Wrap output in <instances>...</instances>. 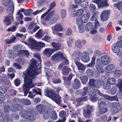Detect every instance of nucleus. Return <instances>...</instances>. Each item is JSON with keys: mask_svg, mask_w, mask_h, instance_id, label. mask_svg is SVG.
<instances>
[{"mask_svg": "<svg viewBox=\"0 0 122 122\" xmlns=\"http://www.w3.org/2000/svg\"><path fill=\"white\" fill-rule=\"evenodd\" d=\"M35 57L38 59V61L32 58L30 62V66L26 71L24 72V74L26 75H30V77H32L33 75H36L41 72V59L40 55L35 54ZM27 76L26 75L25 80H27Z\"/></svg>", "mask_w": 122, "mask_h": 122, "instance_id": "obj_1", "label": "nucleus"}, {"mask_svg": "<svg viewBox=\"0 0 122 122\" xmlns=\"http://www.w3.org/2000/svg\"><path fill=\"white\" fill-rule=\"evenodd\" d=\"M26 75L27 76V80L25 81V79L26 75L24 74V72L23 75L24 79V83L23 86V89L24 96H27L30 89L34 87L35 85L36 86H40L41 84V82H37L35 84L32 83V79L35 78L36 75H33V78L32 77H30V75Z\"/></svg>", "mask_w": 122, "mask_h": 122, "instance_id": "obj_2", "label": "nucleus"}, {"mask_svg": "<svg viewBox=\"0 0 122 122\" xmlns=\"http://www.w3.org/2000/svg\"><path fill=\"white\" fill-rule=\"evenodd\" d=\"M45 95L51 99L56 103L58 104H60L61 97L58 94L56 93L55 91L51 89L46 90Z\"/></svg>", "mask_w": 122, "mask_h": 122, "instance_id": "obj_3", "label": "nucleus"}, {"mask_svg": "<svg viewBox=\"0 0 122 122\" xmlns=\"http://www.w3.org/2000/svg\"><path fill=\"white\" fill-rule=\"evenodd\" d=\"M107 105L106 101L103 98H101L98 100V112L100 114H104L108 111Z\"/></svg>", "mask_w": 122, "mask_h": 122, "instance_id": "obj_4", "label": "nucleus"}, {"mask_svg": "<svg viewBox=\"0 0 122 122\" xmlns=\"http://www.w3.org/2000/svg\"><path fill=\"white\" fill-rule=\"evenodd\" d=\"M96 80L94 79H89L88 86L89 87L88 89L89 94L92 95H97V92L95 90V85Z\"/></svg>", "mask_w": 122, "mask_h": 122, "instance_id": "obj_5", "label": "nucleus"}, {"mask_svg": "<svg viewBox=\"0 0 122 122\" xmlns=\"http://www.w3.org/2000/svg\"><path fill=\"white\" fill-rule=\"evenodd\" d=\"M51 58L53 61H56L64 60V59H65V57L64 56L63 52L59 51L56 53L54 54Z\"/></svg>", "mask_w": 122, "mask_h": 122, "instance_id": "obj_6", "label": "nucleus"}, {"mask_svg": "<svg viewBox=\"0 0 122 122\" xmlns=\"http://www.w3.org/2000/svg\"><path fill=\"white\" fill-rule=\"evenodd\" d=\"M110 13L109 10H105L102 11L100 16L101 20L102 21L107 20L108 19Z\"/></svg>", "mask_w": 122, "mask_h": 122, "instance_id": "obj_7", "label": "nucleus"}, {"mask_svg": "<svg viewBox=\"0 0 122 122\" xmlns=\"http://www.w3.org/2000/svg\"><path fill=\"white\" fill-rule=\"evenodd\" d=\"M41 89L39 88H37V89H32V92H28V93L29 94L28 95V97L31 98H34V97L36 95H39L40 96H42V93L41 92Z\"/></svg>", "mask_w": 122, "mask_h": 122, "instance_id": "obj_8", "label": "nucleus"}, {"mask_svg": "<svg viewBox=\"0 0 122 122\" xmlns=\"http://www.w3.org/2000/svg\"><path fill=\"white\" fill-rule=\"evenodd\" d=\"M93 2L97 4L99 8L109 6L107 0H93Z\"/></svg>", "mask_w": 122, "mask_h": 122, "instance_id": "obj_9", "label": "nucleus"}, {"mask_svg": "<svg viewBox=\"0 0 122 122\" xmlns=\"http://www.w3.org/2000/svg\"><path fill=\"white\" fill-rule=\"evenodd\" d=\"M93 109L92 106L90 105H87L83 109V114L84 116L86 117H87L93 112Z\"/></svg>", "mask_w": 122, "mask_h": 122, "instance_id": "obj_10", "label": "nucleus"}, {"mask_svg": "<svg viewBox=\"0 0 122 122\" xmlns=\"http://www.w3.org/2000/svg\"><path fill=\"white\" fill-rule=\"evenodd\" d=\"M120 106V103L119 102H115L111 104V107L113 108L112 113L115 114L118 113L119 111L118 108Z\"/></svg>", "mask_w": 122, "mask_h": 122, "instance_id": "obj_11", "label": "nucleus"}, {"mask_svg": "<svg viewBox=\"0 0 122 122\" xmlns=\"http://www.w3.org/2000/svg\"><path fill=\"white\" fill-rule=\"evenodd\" d=\"M88 91V87L87 86L85 87L82 89H79L77 91L78 92V93L83 96H84L86 95L87 92L88 95L90 96H96L95 95H92L90 94Z\"/></svg>", "mask_w": 122, "mask_h": 122, "instance_id": "obj_12", "label": "nucleus"}, {"mask_svg": "<svg viewBox=\"0 0 122 122\" xmlns=\"http://www.w3.org/2000/svg\"><path fill=\"white\" fill-rule=\"evenodd\" d=\"M102 64L101 61L99 59H97L96 61V64L95 66L98 72L101 73L104 72L103 69L102 67Z\"/></svg>", "mask_w": 122, "mask_h": 122, "instance_id": "obj_13", "label": "nucleus"}, {"mask_svg": "<svg viewBox=\"0 0 122 122\" xmlns=\"http://www.w3.org/2000/svg\"><path fill=\"white\" fill-rule=\"evenodd\" d=\"M90 57L88 53L86 52H83L81 56V59L85 63H87L90 60Z\"/></svg>", "mask_w": 122, "mask_h": 122, "instance_id": "obj_14", "label": "nucleus"}, {"mask_svg": "<svg viewBox=\"0 0 122 122\" xmlns=\"http://www.w3.org/2000/svg\"><path fill=\"white\" fill-rule=\"evenodd\" d=\"M110 57L108 56H102L101 57V61L102 64L104 65H106L109 63Z\"/></svg>", "mask_w": 122, "mask_h": 122, "instance_id": "obj_15", "label": "nucleus"}, {"mask_svg": "<svg viewBox=\"0 0 122 122\" xmlns=\"http://www.w3.org/2000/svg\"><path fill=\"white\" fill-rule=\"evenodd\" d=\"M73 77L72 74H70L68 76L64 77L63 79L65 84L66 86H69L71 84V80Z\"/></svg>", "mask_w": 122, "mask_h": 122, "instance_id": "obj_16", "label": "nucleus"}, {"mask_svg": "<svg viewBox=\"0 0 122 122\" xmlns=\"http://www.w3.org/2000/svg\"><path fill=\"white\" fill-rule=\"evenodd\" d=\"M73 88L75 90L80 88L81 86V83L80 81L77 78H75L74 80V82L72 85Z\"/></svg>", "mask_w": 122, "mask_h": 122, "instance_id": "obj_17", "label": "nucleus"}, {"mask_svg": "<svg viewBox=\"0 0 122 122\" xmlns=\"http://www.w3.org/2000/svg\"><path fill=\"white\" fill-rule=\"evenodd\" d=\"M51 45L54 48L52 49L54 52L59 50L61 46V44L54 42H52Z\"/></svg>", "mask_w": 122, "mask_h": 122, "instance_id": "obj_18", "label": "nucleus"}, {"mask_svg": "<svg viewBox=\"0 0 122 122\" xmlns=\"http://www.w3.org/2000/svg\"><path fill=\"white\" fill-rule=\"evenodd\" d=\"M37 110L40 114H42L43 112L46 109V108L42 104H41L36 106Z\"/></svg>", "mask_w": 122, "mask_h": 122, "instance_id": "obj_19", "label": "nucleus"}, {"mask_svg": "<svg viewBox=\"0 0 122 122\" xmlns=\"http://www.w3.org/2000/svg\"><path fill=\"white\" fill-rule=\"evenodd\" d=\"M111 47L112 51L115 53H117L118 56V54L121 53L120 52V49L116 46V44H115V43H114L112 45Z\"/></svg>", "mask_w": 122, "mask_h": 122, "instance_id": "obj_20", "label": "nucleus"}, {"mask_svg": "<svg viewBox=\"0 0 122 122\" xmlns=\"http://www.w3.org/2000/svg\"><path fill=\"white\" fill-rule=\"evenodd\" d=\"M54 52L52 49L46 48L43 51V53L47 57H50L51 55Z\"/></svg>", "mask_w": 122, "mask_h": 122, "instance_id": "obj_21", "label": "nucleus"}, {"mask_svg": "<svg viewBox=\"0 0 122 122\" xmlns=\"http://www.w3.org/2000/svg\"><path fill=\"white\" fill-rule=\"evenodd\" d=\"M76 59L74 60V62L79 70H84L86 68L85 66L78 61Z\"/></svg>", "mask_w": 122, "mask_h": 122, "instance_id": "obj_22", "label": "nucleus"}, {"mask_svg": "<svg viewBox=\"0 0 122 122\" xmlns=\"http://www.w3.org/2000/svg\"><path fill=\"white\" fill-rule=\"evenodd\" d=\"M90 16V14L89 13H87L86 14L81 15V19L84 23H86L87 22Z\"/></svg>", "mask_w": 122, "mask_h": 122, "instance_id": "obj_23", "label": "nucleus"}, {"mask_svg": "<svg viewBox=\"0 0 122 122\" xmlns=\"http://www.w3.org/2000/svg\"><path fill=\"white\" fill-rule=\"evenodd\" d=\"M14 7L13 3H11L7 9V12L8 14L11 15L13 14L14 10Z\"/></svg>", "mask_w": 122, "mask_h": 122, "instance_id": "obj_24", "label": "nucleus"}, {"mask_svg": "<svg viewBox=\"0 0 122 122\" xmlns=\"http://www.w3.org/2000/svg\"><path fill=\"white\" fill-rule=\"evenodd\" d=\"M71 71V70L70 68L65 66L62 68L61 72L63 75H67L69 74V71Z\"/></svg>", "mask_w": 122, "mask_h": 122, "instance_id": "obj_25", "label": "nucleus"}, {"mask_svg": "<svg viewBox=\"0 0 122 122\" xmlns=\"http://www.w3.org/2000/svg\"><path fill=\"white\" fill-rule=\"evenodd\" d=\"M97 14L96 13H94L92 14V16L91 19V20L93 21L95 20L96 22L95 23V27H97L99 25V23L98 21L97 20L96 17H97Z\"/></svg>", "mask_w": 122, "mask_h": 122, "instance_id": "obj_26", "label": "nucleus"}, {"mask_svg": "<svg viewBox=\"0 0 122 122\" xmlns=\"http://www.w3.org/2000/svg\"><path fill=\"white\" fill-rule=\"evenodd\" d=\"M115 68L114 65L112 64H110L107 66L104 69L106 72L107 73L109 72Z\"/></svg>", "mask_w": 122, "mask_h": 122, "instance_id": "obj_27", "label": "nucleus"}, {"mask_svg": "<svg viewBox=\"0 0 122 122\" xmlns=\"http://www.w3.org/2000/svg\"><path fill=\"white\" fill-rule=\"evenodd\" d=\"M7 104L5 105L4 107V111L6 113L8 112V111L10 110V107L9 106L10 104V106H12V103L11 101H9L7 102Z\"/></svg>", "mask_w": 122, "mask_h": 122, "instance_id": "obj_28", "label": "nucleus"}, {"mask_svg": "<svg viewBox=\"0 0 122 122\" xmlns=\"http://www.w3.org/2000/svg\"><path fill=\"white\" fill-rule=\"evenodd\" d=\"M104 83V81L101 80H96L95 88H99L101 87Z\"/></svg>", "mask_w": 122, "mask_h": 122, "instance_id": "obj_29", "label": "nucleus"}, {"mask_svg": "<svg viewBox=\"0 0 122 122\" xmlns=\"http://www.w3.org/2000/svg\"><path fill=\"white\" fill-rule=\"evenodd\" d=\"M93 27L92 23L89 22L86 24L85 26V28L86 30L89 31L92 30Z\"/></svg>", "mask_w": 122, "mask_h": 122, "instance_id": "obj_30", "label": "nucleus"}, {"mask_svg": "<svg viewBox=\"0 0 122 122\" xmlns=\"http://www.w3.org/2000/svg\"><path fill=\"white\" fill-rule=\"evenodd\" d=\"M29 114L31 113L29 112L26 111H22L20 114V115L23 118L27 119Z\"/></svg>", "mask_w": 122, "mask_h": 122, "instance_id": "obj_31", "label": "nucleus"}, {"mask_svg": "<svg viewBox=\"0 0 122 122\" xmlns=\"http://www.w3.org/2000/svg\"><path fill=\"white\" fill-rule=\"evenodd\" d=\"M114 76L116 78H118L122 75V70L115 69L114 71Z\"/></svg>", "mask_w": 122, "mask_h": 122, "instance_id": "obj_32", "label": "nucleus"}, {"mask_svg": "<svg viewBox=\"0 0 122 122\" xmlns=\"http://www.w3.org/2000/svg\"><path fill=\"white\" fill-rule=\"evenodd\" d=\"M10 117L8 114H6L3 118V116H0V122H4V121L6 122H8L10 119Z\"/></svg>", "mask_w": 122, "mask_h": 122, "instance_id": "obj_33", "label": "nucleus"}, {"mask_svg": "<svg viewBox=\"0 0 122 122\" xmlns=\"http://www.w3.org/2000/svg\"><path fill=\"white\" fill-rule=\"evenodd\" d=\"M10 16H6L5 19L4 20V22L5 24L7 25H9L11 23Z\"/></svg>", "mask_w": 122, "mask_h": 122, "instance_id": "obj_34", "label": "nucleus"}, {"mask_svg": "<svg viewBox=\"0 0 122 122\" xmlns=\"http://www.w3.org/2000/svg\"><path fill=\"white\" fill-rule=\"evenodd\" d=\"M80 78L82 83L83 84H86L87 82L88 78L86 76L82 75L80 76Z\"/></svg>", "mask_w": 122, "mask_h": 122, "instance_id": "obj_35", "label": "nucleus"}, {"mask_svg": "<svg viewBox=\"0 0 122 122\" xmlns=\"http://www.w3.org/2000/svg\"><path fill=\"white\" fill-rule=\"evenodd\" d=\"M44 33L41 29H39L36 34V36L37 38L40 39L44 35Z\"/></svg>", "mask_w": 122, "mask_h": 122, "instance_id": "obj_36", "label": "nucleus"}, {"mask_svg": "<svg viewBox=\"0 0 122 122\" xmlns=\"http://www.w3.org/2000/svg\"><path fill=\"white\" fill-rule=\"evenodd\" d=\"M55 11V10H53L51 12L48 13L45 18V20H48L51 18L53 16H54Z\"/></svg>", "mask_w": 122, "mask_h": 122, "instance_id": "obj_37", "label": "nucleus"}, {"mask_svg": "<svg viewBox=\"0 0 122 122\" xmlns=\"http://www.w3.org/2000/svg\"><path fill=\"white\" fill-rule=\"evenodd\" d=\"M114 6L117 7L122 13V1L117 2L114 4Z\"/></svg>", "mask_w": 122, "mask_h": 122, "instance_id": "obj_38", "label": "nucleus"}, {"mask_svg": "<svg viewBox=\"0 0 122 122\" xmlns=\"http://www.w3.org/2000/svg\"><path fill=\"white\" fill-rule=\"evenodd\" d=\"M54 17L52 20H51L49 21V23L50 24H54L55 22L57 21L59 19V16L58 15H54Z\"/></svg>", "mask_w": 122, "mask_h": 122, "instance_id": "obj_39", "label": "nucleus"}, {"mask_svg": "<svg viewBox=\"0 0 122 122\" xmlns=\"http://www.w3.org/2000/svg\"><path fill=\"white\" fill-rule=\"evenodd\" d=\"M34 41V39L29 38L27 40V42L26 43L30 48H34L35 46L32 44L33 43H32V42Z\"/></svg>", "mask_w": 122, "mask_h": 122, "instance_id": "obj_40", "label": "nucleus"}, {"mask_svg": "<svg viewBox=\"0 0 122 122\" xmlns=\"http://www.w3.org/2000/svg\"><path fill=\"white\" fill-rule=\"evenodd\" d=\"M51 119L54 120H56L57 118L56 113L55 110H53L51 112V115L50 116Z\"/></svg>", "mask_w": 122, "mask_h": 122, "instance_id": "obj_41", "label": "nucleus"}, {"mask_svg": "<svg viewBox=\"0 0 122 122\" xmlns=\"http://www.w3.org/2000/svg\"><path fill=\"white\" fill-rule=\"evenodd\" d=\"M55 30L56 31H62L63 28L60 24H57L54 27Z\"/></svg>", "mask_w": 122, "mask_h": 122, "instance_id": "obj_42", "label": "nucleus"}, {"mask_svg": "<svg viewBox=\"0 0 122 122\" xmlns=\"http://www.w3.org/2000/svg\"><path fill=\"white\" fill-rule=\"evenodd\" d=\"M8 55L10 59H13L15 57V52L12 50H9Z\"/></svg>", "mask_w": 122, "mask_h": 122, "instance_id": "obj_43", "label": "nucleus"}, {"mask_svg": "<svg viewBox=\"0 0 122 122\" xmlns=\"http://www.w3.org/2000/svg\"><path fill=\"white\" fill-rule=\"evenodd\" d=\"M86 75L89 77H93L94 76L93 71L91 69L87 70L86 72Z\"/></svg>", "mask_w": 122, "mask_h": 122, "instance_id": "obj_44", "label": "nucleus"}, {"mask_svg": "<svg viewBox=\"0 0 122 122\" xmlns=\"http://www.w3.org/2000/svg\"><path fill=\"white\" fill-rule=\"evenodd\" d=\"M116 80L114 78H109L107 80V83H109L111 85H114L116 84Z\"/></svg>", "mask_w": 122, "mask_h": 122, "instance_id": "obj_45", "label": "nucleus"}, {"mask_svg": "<svg viewBox=\"0 0 122 122\" xmlns=\"http://www.w3.org/2000/svg\"><path fill=\"white\" fill-rule=\"evenodd\" d=\"M19 53L22 56H25L27 57H28L29 55V52L26 50H22V51H20Z\"/></svg>", "mask_w": 122, "mask_h": 122, "instance_id": "obj_46", "label": "nucleus"}, {"mask_svg": "<svg viewBox=\"0 0 122 122\" xmlns=\"http://www.w3.org/2000/svg\"><path fill=\"white\" fill-rule=\"evenodd\" d=\"M95 60L96 58L95 57H92L91 62L87 65V67H93L95 63Z\"/></svg>", "mask_w": 122, "mask_h": 122, "instance_id": "obj_47", "label": "nucleus"}, {"mask_svg": "<svg viewBox=\"0 0 122 122\" xmlns=\"http://www.w3.org/2000/svg\"><path fill=\"white\" fill-rule=\"evenodd\" d=\"M36 49H40L42 48L43 47H44L45 46V44L44 43L41 42H39L38 43H37V45H36Z\"/></svg>", "mask_w": 122, "mask_h": 122, "instance_id": "obj_48", "label": "nucleus"}, {"mask_svg": "<svg viewBox=\"0 0 122 122\" xmlns=\"http://www.w3.org/2000/svg\"><path fill=\"white\" fill-rule=\"evenodd\" d=\"M21 101L22 103L26 105H29L31 103L29 99H22Z\"/></svg>", "mask_w": 122, "mask_h": 122, "instance_id": "obj_49", "label": "nucleus"}, {"mask_svg": "<svg viewBox=\"0 0 122 122\" xmlns=\"http://www.w3.org/2000/svg\"><path fill=\"white\" fill-rule=\"evenodd\" d=\"M88 5V0H84L82 1L80 6L85 8Z\"/></svg>", "mask_w": 122, "mask_h": 122, "instance_id": "obj_50", "label": "nucleus"}, {"mask_svg": "<svg viewBox=\"0 0 122 122\" xmlns=\"http://www.w3.org/2000/svg\"><path fill=\"white\" fill-rule=\"evenodd\" d=\"M76 20L77 21L76 24L78 26L84 25L83 23V22L82 21V20L80 18H77Z\"/></svg>", "mask_w": 122, "mask_h": 122, "instance_id": "obj_51", "label": "nucleus"}, {"mask_svg": "<svg viewBox=\"0 0 122 122\" xmlns=\"http://www.w3.org/2000/svg\"><path fill=\"white\" fill-rule=\"evenodd\" d=\"M120 38L121 39L120 41H118L116 43H115V44H116L118 48H122V36H120Z\"/></svg>", "mask_w": 122, "mask_h": 122, "instance_id": "obj_52", "label": "nucleus"}, {"mask_svg": "<svg viewBox=\"0 0 122 122\" xmlns=\"http://www.w3.org/2000/svg\"><path fill=\"white\" fill-rule=\"evenodd\" d=\"M44 40L48 43H50L52 41V39L51 37L48 36H45L43 37Z\"/></svg>", "mask_w": 122, "mask_h": 122, "instance_id": "obj_53", "label": "nucleus"}, {"mask_svg": "<svg viewBox=\"0 0 122 122\" xmlns=\"http://www.w3.org/2000/svg\"><path fill=\"white\" fill-rule=\"evenodd\" d=\"M81 43V41L79 39L76 41L75 45L76 47L78 48H81L82 47V46Z\"/></svg>", "mask_w": 122, "mask_h": 122, "instance_id": "obj_54", "label": "nucleus"}, {"mask_svg": "<svg viewBox=\"0 0 122 122\" xmlns=\"http://www.w3.org/2000/svg\"><path fill=\"white\" fill-rule=\"evenodd\" d=\"M2 3L3 5L5 6H8L10 4L13 3L10 0H4Z\"/></svg>", "mask_w": 122, "mask_h": 122, "instance_id": "obj_55", "label": "nucleus"}, {"mask_svg": "<svg viewBox=\"0 0 122 122\" xmlns=\"http://www.w3.org/2000/svg\"><path fill=\"white\" fill-rule=\"evenodd\" d=\"M119 81L117 86L118 87L120 91L122 92V78L119 79Z\"/></svg>", "mask_w": 122, "mask_h": 122, "instance_id": "obj_56", "label": "nucleus"}, {"mask_svg": "<svg viewBox=\"0 0 122 122\" xmlns=\"http://www.w3.org/2000/svg\"><path fill=\"white\" fill-rule=\"evenodd\" d=\"M42 114H43V117L45 119H46L49 118V113L46 109L43 112Z\"/></svg>", "mask_w": 122, "mask_h": 122, "instance_id": "obj_57", "label": "nucleus"}, {"mask_svg": "<svg viewBox=\"0 0 122 122\" xmlns=\"http://www.w3.org/2000/svg\"><path fill=\"white\" fill-rule=\"evenodd\" d=\"M33 10L31 9H28L24 12V14L26 16L30 15L32 13Z\"/></svg>", "mask_w": 122, "mask_h": 122, "instance_id": "obj_58", "label": "nucleus"}, {"mask_svg": "<svg viewBox=\"0 0 122 122\" xmlns=\"http://www.w3.org/2000/svg\"><path fill=\"white\" fill-rule=\"evenodd\" d=\"M103 88L106 90H108L110 89L111 87V85L109 83H107V82L106 83L104 84L103 85Z\"/></svg>", "mask_w": 122, "mask_h": 122, "instance_id": "obj_59", "label": "nucleus"}, {"mask_svg": "<svg viewBox=\"0 0 122 122\" xmlns=\"http://www.w3.org/2000/svg\"><path fill=\"white\" fill-rule=\"evenodd\" d=\"M75 102L77 103L76 106L78 107L82 105L81 102H82L81 98L76 99L75 100Z\"/></svg>", "mask_w": 122, "mask_h": 122, "instance_id": "obj_60", "label": "nucleus"}, {"mask_svg": "<svg viewBox=\"0 0 122 122\" xmlns=\"http://www.w3.org/2000/svg\"><path fill=\"white\" fill-rule=\"evenodd\" d=\"M53 82L55 84L61 83V80L57 78H53L52 79Z\"/></svg>", "mask_w": 122, "mask_h": 122, "instance_id": "obj_61", "label": "nucleus"}, {"mask_svg": "<svg viewBox=\"0 0 122 122\" xmlns=\"http://www.w3.org/2000/svg\"><path fill=\"white\" fill-rule=\"evenodd\" d=\"M61 17L63 18H65L66 15V10L65 9L61 10Z\"/></svg>", "mask_w": 122, "mask_h": 122, "instance_id": "obj_62", "label": "nucleus"}, {"mask_svg": "<svg viewBox=\"0 0 122 122\" xmlns=\"http://www.w3.org/2000/svg\"><path fill=\"white\" fill-rule=\"evenodd\" d=\"M101 56V53L100 52L99 50H96L94 52V55L93 57H94L96 58V56Z\"/></svg>", "mask_w": 122, "mask_h": 122, "instance_id": "obj_63", "label": "nucleus"}, {"mask_svg": "<svg viewBox=\"0 0 122 122\" xmlns=\"http://www.w3.org/2000/svg\"><path fill=\"white\" fill-rule=\"evenodd\" d=\"M69 41L67 42V44L69 47L71 46V43H73L74 39L73 38L71 37H70L69 38Z\"/></svg>", "mask_w": 122, "mask_h": 122, "instance_id": "obj_64", "label": "nucleus"}]
</instances>
